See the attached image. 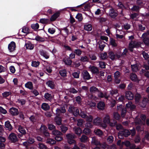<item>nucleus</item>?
<instances>
[{
  "mask_svg": "<svg viewBox=\"0 0 149 149\" xmlns=\"http://www.w3.org/2000/svg\"><path fill=\"white\" fill-rule=\"evenodd\" d=\"M103 123L101 124V127L104 128H105L107 127V124H108L111 127L114 126L116 124V122L114 121L113 122H111L110 121V118L109 115H106L103 119Z\"/></svg>",
  "mask_w": 149,
  "mask_h": 149,
  "instance_id": "obj_1",
  "label": "nucleus"
},
{
  "mask_svg": "<svg viewBox=\"0 0 149 149\" xmlns=\"http://www.w3.org/2000/svg\"><path fill=\"white\" fill-rule=\"evenodd\" d=\"M140 45V42L136 40L132 41L129 42L128 48L130 51L132 52L133 48L139 47Z\"/></svg>",
  "mask_w": 149,
  "mask_h": 149,
  "instance_id": "obj_2",
  "label": "nucleus"
},
{
  "mask_svg": "<svg viewBox=\"0 0 149 149\" xmlns=\"http://www.w3.org/2000/svg\"><path fill=\"white\" fill-rule=\"evenodd\" d=\"M66 137L68 143L70 144L75 143V141L74 139L76 138V136L74 134L70 133L66 135Z\"/></svg>",
  "mask_w": 149,
  "mask_h": 149,
  "instance_id": "obj_3",
  "label": "nucleus"
},
{
  "mask_svg": "<svg viewBox=\"0 0 149 149\" xmlns=\"http://www.w3.org/2000/svg\"><path fill=\"white\" fill-rule=\"evenodd\" d=\"M130 134V132L128 130H125L119 132L118 134V137L120 139H122L124 136L127 137Z\"/></svg>",
  "mask_w": 149,
  "mask_h": 149,
  "instance_id": "obj_4",
  "label": "nucleus"
},
{
  "mask_svg": "<svg viewBox=\"0 0 149 149\" xmlns=\"http://www.w3.org/2000/svg\"><path fill=\"white\" fill-rule=\"evenodd\" d=\"M141 118L143 121L140 120H138L137 118L136 117L135 119V123H136L139 124L140 125H144L145 124V120L146 118V116L144 115H142L141 116Z\"/></svg>",
  "mask_w": 149,
  "mask_h": 149,
  "instance_id": "obj_5",
  "label": "nucleus"
},
{
  "mask_svg": "<svg viewBox=\"0 0 149 149\" xmlns=\"http://www.w3.org/2000/svg\"><path fill=\"white\" fill-rule=\"evenodd\" d=\"M148 36L147 33H144L143 34L141 37L143 41L144 44L147 45H149V38H148Z\"/></svg>",
  "mask_w": 149,
  "mask_h": 149,
  "instance_id": "obj_6",
  "label": "nucleus"
},
{
  "mask_svg": "<svg viewBox=\"0 0 149 149\" xmlns=\"http://www.w3.org/2000/svg\"><path fill=\"white\" fill-rule=\"evenodd\" d=\"M8 139L13 142H15L17 141V138L15 134L14 133H11L8 136Z\"/></svg>",
  "mask_w": 149,
  "mask_h": 149,
  "instance_id": "obj_7",
  "label": "nucleus"
},
{
  "mask_svg": "<svg viewBox=\"0 0 149 149\" xmlns=\"http://www.w3.org/2000/svg\"><path fill=\"white\" fill-rule=\"evenodd\" d=\"M9 112L12 116H17L18 115L19 113L17 109L13 107L10 109Z\"/></svg>",
  "mask_w": 149,
  "mask_h": 149,
  "instance_id": "obj_8",
  "label": "nucleus"
},
{
  "mask_svg": "<svg viewBox=\"0 0 149 149\" xmlns=\"http://www.w3.org/2000/svg\"><path fill=\"white\" fill-rule=\"evenodd\" d=\"M82 73L83 77L84 79L89 80L91 78L90 75L87 71L86 70H84Z\"/></svg>",
  "mask_w": 149,
  "mask_h": 149,
  "instance_id": "obj_9",
  "label": "nucleus"
},
{
  "mask_svg": "<svg viewBox=\"0 0 149 149\" xmlns=\"http://www.w3.org/2000/svg\"><path fill=\"white\" fill-rule=\"evenodd\" d=\"M15 48V44L13 42H12L9 44L8 46V49L10 52L13 51Z\"/></svg>",
  "mask_w": 149,
  "mask_h": 149,
  "instance_id": "obj_10",
  "label": "nucleus"
},
{
  "mask_svg": "<svg viewBox=\"0 0 149 149\" xmlns=\"http://www.w3.org/2000/svg\"><path fill=\"white\" fill-rule=\"evenodd\" d=\"M88 69L92 73H97L99 72V70L97 68L94 66L90 65Z\"/></svg>",
  "mask_w": 149,
  "mask_h": 149,
  "instance_id": "obj_11",
  "label": "nucleus"
},
{
  "mask_svg": "<svg viewBox=\"0 0 149 149\" xmlns=\"http://www.w3.org/2000/svg\"><path fill=\"white\" fill-rule=\"evenodd\" d=\"M133 94L130 91H128L126 93L125 96L127 99L129 100H132L134 97Z\"/></svg>",
  "mask_w": 149,
  "mask_h": 149,
  "instance_id": "obj_12",
  "label": "nucleus"
},
{
  "mask_svg": "<svg viewBox=\"0 0 149 149\" xmlns=\"http://www.w3.org/2000/svg\"><path fill=\"white\" fill-rule=\"evenodd\" d=\"M109 14L110 17L113 18H115L118 15L117 13L113 9L110 10Z\"/></svg>",
  "mask_w": 149,
  "mask_h": 149,
  "instance_id": "obj_13",
  "label": "nucleus"
},
{
  "mask_svg": "<svg viewBox=\"0 0 149 149\" xmlns=\"http://www.w3.org/2000/svg\"><path fill=\"white\" fill-rule=\"evenodd\" d=\"M56 115L58 116H59L61 113H64L66 111L64 107H62L60 109H57L56 110Z\"/></svg>",
  "mask_w": 149,
  "mask_h": 149,
  "instance_id": "obj_14",
  "label": "nucleus"
},
{
  "mask_svg": "<svg viewBox=\"0 0 149 149\" xmlns=\"http://www.w3.org/2000/svg\"><path fill=\"white\" fill-rule=\"evenodd\" d=\"M105 104L104 102H100L97 105V108L100 110H102L104 109Z\"/></svg>",
  "mask_w": 149,
  "mask_h": 149,
  "instance_id": "obj_15",
  "label": "nucleus"
},
{
  "mask_svg": "<svg viewBox=\"0 0 149 149\" xmlns=\"http://www.w3.org/2000/svg\"><path fill=\"white\" fill-rule=\"evenodd\" d=\"M101 118L99 117H97L94 119L93 123L94 124L96 125H100L101 126V124L102 123H101Z\"/></svg>",
  "mask_w": 149,
  "mask_h": 149,
  "instance_id": "obj_16",
  "label": "nucleus"
},
{
  "mask_svg": "<svg viewBox=\"0 0 149 149\" xmlns=\"http://www.w3.org/2000/svg\"><path fill=\"white\" fill-rule=\"evenodd\" d=\"M73 130L75 134L79 136H80L82 133V130L79 127H74Z\"/></svg>",
  "mask_w": 149,
  "mask_h": 149,
  "instance_id": "obj_17",
  "label": "nucleus"
},
{
  "mask_svg": "<svg viewBox=\"0 0 149 149\" xmlns=\"http://www.w3.org/2000/svg\"><path fill=\"white\" fill-rule=\"evenodd\" d=\"M19 132L23 135L26 134V128L20 125L19 126L18 128Z\"/></svg>",
  "mask_w": 149,
  "mask_h": 149,
  "instance_id": "obj_18",
  "label": "nucleus"
},
{
  "mask_svg": "<svg viewBox=\"0 0 149 149\" xmlns=\"http://www.w3.org/2000/svg\"><path fill=\"white\" fill-rule=\"evenodd\" d=\"M41 108L44 110L47 111L49 109L50 107L48 104L44 103L42 104L41 105Z\"/></svg>",
  "mask_w": 149,
  "mask_h": 149,
  "instance_id": "obj_19",
  "label": "nucleus"
},
{
  "mask_svg": "<svg viewBox=\"0 0 149 149\" xmlns=\"http://www.w3.org/2000/svg\"><path fill=\"white\" fill-rule=\"evenodd\" d=\"M26 49L29 50H32L33 49L34 46L30 42H28L26 43L25 45Z\"/></svg>",
  "mask_w": 149,
  "mask_h": 149,
  "instance_id": "obj_20",
  "label": "nucleus"
},
{
  "mask_svg": "<svg viewBox=\"0 0 149 149\" xmlns=\"http://www.w3.org/2000/svg\"><path fill=\"white\" fill-rule=\"evenodd\" d=\"M80 140L81 142L86 143L88 141V139L87 136L85 135H82L80 138Z\"/></svg>",
  "mask_w": 149,
  "mask_h": 149,
  "instance_id": "obj_21",
  "label": "nucleus"
},
{
  "mask_svg": "<svg viewBox=\"0 0 149 149\" xmlns=\"http://www.w3.org/2000/svg\"><path fill=\"white\" fill-rule=\"evenodd\" d=\"M98 96L99 97L103 98L104 97L105 99H107L109 97V96L107 95L106 93H103L101 92H100L98 95Z\"/></svg>",
  "mask_w": 149,
  "mask_h": 149,
  "instance_id": "obj_22",
  "label": "nucleus"
},
{
  "mask_svg": "<svg viewBox=\"0 0 149 149\" xmlns=\"http://www.w3.org/2000/svg\"><path fill=\"white\" fill-rule=\"evenodd\" d=\"M60 13L58 12L54 14L51 17L50 20L51 21H55L59 16Z\"/></svg>",
  "mask_w": 149,
  "mask_h": 149,
  "instance_id": "obj_23",
  "label": "nucleus"
},
{
  "mask_svg": "<svg viewBox=\"0 0 149 149\" xmlns=\"http://www.w3.org/2000/svg\"><path fill=\"white\" fill-rule=\"evenodd\" d=\"M91 143L95 145H98L100 144V142L94 137L92 138Z\"/></svg>",
  "mask_w": 149,
  "mask_h": 149,
  "instance_id": "obj_24",
  "label": "nucleus"
},
{
  "mask_svg": "<svg viewBox=\"0 0 149 149\" xmlns=\"http://www.w3.org/2000/svg\"><path fill=\"white\" fill-rule=\"evenodd\" d=\"M99 45V48L102 51L105 46V42L103 41H100L98 42Z\"/></svg>",
  "mask_w": 149,
  "mask_h": 149,
  "instance_id": "obj_25",
  "label": "nucleus"
},
{
  "mask_svg": "<svg viewBox=\"0 0 149 149\" xmlns=\"http://www.w3.org/2000/svg\"><path fill=\"white\" fill-rule=\"evenodd\" d=\"M25 86L26 87L30 89H32L33 88V84L30 81H29L26 83L25 84Z\"/></svg>",
  "mask_w": 149,
  "mask_h": 149,
  "instance_id": "obj_26",
  "label": "nucleus"
},
{
  "mask_svg": "<svg viewBox=\"0 0 149 149\" xmlns=\"http://www.w3.org/2000/svg\"><path fill=\"white\" fill-rule=\"evenodd\" d=\"M89 91L91 93H93L96 92H99V90L96 87L93 86L89 89Z\"/></svg>",
  "mask_w": 149,
  "mask_h": 149,
  "instance_id": "obj_27",
  "label": "nucleus"
},
{
  "mask_svg": "<svg viewBox=\"0 0 149 149\" xmlns=\"http://www.w3.org/2000/svg\"><path fill=\"white\" fill-rule=\"evenodd\" d=\"M5 126L9 130H11L13 128L12 126L10 124V122L8 121L5 122Z\"/></svg>",
  "mask_w": 149,
  "mask_h": 149,
  "instance_id": "obj_28",
  "label": "nucleus"
},
{
  "mask_svg": "<svg viewBox=\"0 0 149 149\" xmlns=\"http://www.w3.org/2000/svg\"><path fill=\"white\" fill-rule=\"evenodd\" d=\"M130 78L133 81H138V79L137 76L135 74H130Z\"/></svg>",
  "mask_w": 149,
  "mask_h": 149,
  "instance_id": "obj_29",
  "label": "nucleus"
},
{
  "mask_svg": "<svg viewBox=\"0 0 149 149\" xmlns=\"http://www.w3.org/2000/svg\"><path fill=\"white\" fill-rule=\"evenodd\" d=\"M52 134L53 135L55 136L61 135H62V133L61 132L55 129L52 131Z\"/></svg>",
  "mask_w": 149,
  "mask_h": 149,
  "instance_id": "obj_30",
  "label": "nucleus"
},
{
  "mask_svg": "<svg viewBox=\"0 0 149 149\" xmlns=\"http://www.w3.org/2000/svg\"><path fill=\"white\" fill-rule=\"evenodd\" d=\"M131 67L132 71L133 72H136L139 70L137 64L131 65Z\"/></svg>",
  "mask_w": 149,
  "mask_h": 149,
  "instance_id": "obj_31",
  "label": "nucleus"
},
{
  "mask_svg": "<svg viewBox=\"0 0 149 149\" xmlns=\"http://www.w3.org/2000/svg\"><path fill=\"white\" fill-rule=\"evenodd\" d=\"M47 84L52 88H53L54 87V84L53 82L49 81L46 83Z\"/></svg>",
  "mask_w": 149,
  "mask_h": 149,
  "instance_id": "obj_32",
  "label": "nucleus"
},
{
  "mask_svg": "<svg viewBox=\"0 0 149 149\" xmlns=\"http://www.w3.org/2000/svg\"><path fill=\"white\" fill-rule=\"evenodd\" d=\"M47 143L50 144H54L56 143V141L55 140L52 139H47Z\"/></svg>",
  "mask_w": 149,
  "mask_h": 149,
  "instance_id": "obj_33",
  "label": "nucleus"
},
{
  "mask_svg": "<svg viewBox=\"0 0 149 149\" xmlns=\"http://www.w3.org/2000/svg\"><path fill=\"white\" fill-rule=\"evenodd\" d=\"M44 97L46 100H51L52 98V95L48 93H45L44 95Z\"/></svg>",
  "mask_w": 149,
  "mask_h": 149,
  "instance_id": "obj_34",
  "label": "nucleus"
},
{
  "mask_svg": "<svg viewBox=\"0 0 149 149\" xmlns=\"http://www.w3.org/2000/svg\"><path fill=\"white\" fill-rule=\"evenodd\" d=\"M113 117L115 119L119 120L120 118V116L118 113L114 112L113 113Z\"/></svg>",
  "mask_w": 149,
  "mask_h": 149,
  "instance_id": "obj_35",
  "label": "nucleus"
},
{
  "mask_svg": "<svg viewBox=\"0 0 149 149\" xmlns=\"http://www.w3.org/2000/svg\"><path fill=\"white\" fill-rule=\"evenodd\" d=\"M84 29L87 31H91L92 29V26L91 24H86L84 26Z\"/></svg>",
  "mask_w": 149,
  "mask_h": 149,
  "instance_id": "obj_36",
  "label": "nucleus"
},
{
  "mask_svg": "<svg viewBox=\"0 0 149 149\" xmlns=\"http://www.w3.org/2000/svg\"><path fill=\"white\" fill-rule=\"evenodd\" d=\"M55 120L57 124L58 125H61V118L58 117H56L55 118Z\"/></svg>",
  "mask_w": 149,
  "mask_h": 149,
  "instance_id": "obj_37",
  "label": "nucleus"
},
{
  "mask_svg": "<svg viewBox=\"0 0 149 149\" xmlns=\"http://www.w3.org/2000/svg\"><path fill=\"white\" fill-rule=\"evenodd\" d=\"M110 44L113 47H116L117 46V44L115 40L113 38H111Z\"/></svg>",
  "mask_w": 149,
  "mask_h": 149,
  "instance_id": "obj_38",
  "label": "nucleus"
},
{
  "mask_svg": "<svg viewBox=\"0 0 149 149\" xmlns=\"http://www.w3.org/2000/svg\"><path fill=\"white\" fill-rule=\"evenodd\" d=\"M22 32L26 34L29 32V30L28 28L24 26L23 27L22 30Z\"/></svg>",
  "mask_w": 149,
  "mask_h": 149,
  "instance_id": "obj_39",
  "label": "nucleus"
},
{
  "mask_svg": "<svg viewBox=\"0 0 149 149\" xmlns=\"http://www.w3.org/2000/svg\"><path fill=\"white\" fill-rule=\"evenodd\" d=\"M80 60L83 62H88L89 58L86 56H85L81 57Z\"/></svg>",
  "mask_w": 149,
  "mask_h": 149,
  "instance_id": "obj_40",
  "label": "nucleus"
},
{
  "mask_svg": "<svg viewBox=\"0 0 149 149\" xmlns=\"http://www.w3.org/2000/svg\"><path fill=\"white\" fill-rule=\"evenodd\" d=\"M80 73L79 71H77V72H73L72 75L75 78H78L79 77V75Z\"/></svg>",
  "mask_w": 149,
  "mask_h": 149,
  "instance_id": "obj_41",
  "label": "nucleus"
},
{
  "mask_svg": "<svg viewBox=\"0 0 149 149\" xmlns=\"http://www.w3.org/2000/svg\"><path fill=\"white\" fill-rule=\"evenodd\" d=\"M100 57L102 60H104L107 59V53L104 52V53L101 54Z\"/></svg>",
  "mask_w": 149,
  "mask_h": 149,
  "instance_id": "obj_42",
  "label": "nucleus"
},
{
  "mask_svg": "<svg viewBox=\"0 0 149 149\" xmlns=\"http://www.w3.org/2000/svg\"><path fill=\"white\" fill-rule=\"evenodd\" d=\"M35 40L37 41H38L40 42H44L45 41V39L44 38H41L38 36H36L35 37Z\"/></svg>",
  "mask_w": 149,
  "mask_h": 149,
  "instance_id": "obj_43",
  "label": "nucleus"
},
{
  "mask_svg": "<svg viewBox=\"0 0 149 149\" xmlns=\"http://www.w3.org/2000/svg\"><path fill=\"white\" fill-rule=\"evenodd\" d=\"M109 55L110 58L112 60L115 59L116 55L112 52H110L109 53Z\"/></svg>",
  "mask_w": 149,
  "mask_h": 149,
  "instance_id": "obj_44",
  "label": "nucleus"
},
{
  "mask_svg": "<svg viewBox=\"0 0 149 149\" xmlns=\"http://www.w3.org/2000/svg\"><path fill=\"white\" fill-rule=\"evenodd\" d=\"M49 21V19L45 18H42L40 20V22L42 24H47Z\"/></svg>",
  "mask_w": 149,
  "mask_h": 149,
  "instance_id": "obj_45",
  "label": "nucleus"
},
{
  "mask_svg": "<svg viewBox=\"0 0 149 149\" xmlns=\"http://www.w3.org/2000/svg\"><path fill=\"white\" fill-rule=\"evenodd\" d=\"M99 66L102 68H105L106 64L104 62L102 61H99Z\"/></svg>",
  "mask_w": 149,
  "mask_h": 149,
  "instance_id": "obj_46",
  "label": "nucleus"
},
{
  "mask_svg": "<svg viewBox=\"0 0 149 149\" xmlns=\"http://www.w3.org/2000/svg\"><path fill=\"white\" fill-rule=\"evenodd\" d=\"M40 130L43 133L46 132L47 130V127L44 125H42L40 128Z\"/></svg>",
  "mask_w": 149,
  "mask_h": 149,
  "instance_id": "obj_47",
  "label": "nucleus"
},
{
  "mask_svg": "<svg viewBox=\"0 0 149 149\" xmlns=\"http://www.w3.org/2000/svg\"><path fill=\"white\" fill-rule=\"evenodd\" d=\"M31 27L34 30H37L39 27V25L38 23L33 24L31 25Z\"/></svg>",
  "mask_w": 149,
  "mask_h": 149,
  "instance_id": "obj_48",
  "label": "nucleus"
},
{
  "mask_svg": "<svg viewBox=\"0 0 149 149\" xmlns=\"http://www.w3.org/2000/svg\"><path fill=\"white\" fill-rule=\"evenodd\" d=\"M96 103L94 102L91 101H88L87 102L86 105L89 106L91 107H94L96 105Z\"/></svg>",
  "mask_w": 149,
  "mask_h": 149,
  "instance_id": "obj_49",
  "label": "nucleus"
},
{
  "mask_svg": "<svg viewBox=\"0 0 149 149\" xmlns=\"http://www.w3.org/2000/svg\"><path fill=\"white\" fill-rule=\"evenodd\" d=\"M39 148L40 149H47L46 146L43 143H40L38 144Z\"/></svg>",
  "mask_w": 149,
  "mask_h": 149,
  "instance_id": "obj_50",
  "label": "nucleus"
},
{
  "mask_svg": "<svg viewBox=\"0 0 149 149\" xmlns=\"http://www.w3.org/2000/svg\"><path fill=\"white\" fill-rule=\"evenodd\" d=\"M94 132L96 134L100 136L102 134V132L99 129H95V130Z\"/></svg>",
  "mask_w": 149,
  "mask_h": 149,
  "instance_id": "obj_51",
  "label": "nucleus"
},
{
  "mask_svg": "<svg viewBox=\"0 0 149 149\" xmlns=\"http://www.w3.org/2000/svg\"><path fill=\"white\" fill-rule=\"evenodd\" d=\"M75 18L77 19L79 21H81L83 19L82 15L80 13H78L76 16Z\"/></svg>",
  "mask_w": 149,
  "mask_h": 149,
  "instance_id": "obj_52",
  "label": "nucleus"
},
{
  "mask_svg": "<svg viewBox=\"0 0 149 149\" xmlns=\"http://www.w3.org/2000/svg\"><path fill=\"white\" fill-rule=\"evenodd\" d=\"M98 21L100 23H102L105 22L107 19L106 18L103 17H100L98 18Z\"/></svg>",
  "mask_w": 149,
  "mask_h": 149,
  "instance_id": "obj_53",
  "label": "nucleus"
},
{
  "mask_svg": "<svg viewBox=\"0 0 149 149\" xmlns=\"http://www.w3.org/2000/svg\"><path fill=\"white\" fill-rule=\"evenodd\" d=\"M59 73L60 74L62 77H64L66 76V71L65 70L60 71Z\"/></svg>",
  "mask_w": 149,
  "mask_h": 149,
  "instance_id": "obj_54",
  "label": "nucleus"
},
{
  "mask_svg": "<svg viewBox=\"0 0 149 149\" xmlns=\"http://www.w3.org/2000/svg\"><path fill=\"white\" fill-rule=\"evenodd\" d=\"M40 53L41 55L43 56L46 59L48 58H49V56L48 54L46 53H45L42 50L40 51Z\"/></svg>",
  "mask_w": 149,
  "mask_h": 149,
  "instance_id": "obj_55",
  "label": "nucleus"
},
{
  "mask_svg": "<svg viewBox=\"0 0 149 149\" xmlns=\"http://www.w3.org/2000/svg\"><path fill=\"white\" fill-rule=\"evenodd\" d=\"M142 54L143 57L145 59H147L149 58V55L147 52L145 51H143Z\"/></svg>",
  "mask_w": 149,
  "mask_h": 149,
  "instance_id": "obj_56",
  "label": "nucleus"
},
{
  "mask_svg": "<svg viewBox=\"0 0 149 149\" xmlns=\"http://www.w3.org/2000/svg\"><path fill=\"white\" fill-rule=\"evenodd\" d=\"M120 75V72L118 71H116L114 73V77L115 79L118 78Z\"/></svg>",
  "mask_w": 149,
  "mask_h": 149,
  "instance_id": "obj_57",
  "label": "nucleus"
},
{
  "mask_svg": "<svg viewBox=\"0 0 149 149\" xmlns=\"http://www.w3.org/2000/svg\"><path fill=\"white\" fill-rule=\"evenodd\" d=\"M11 93L10 91H6L2 93L3 96L4 97H6L11 94Z\"/></svg>",
  "mask_w": 149,
  "mask_h": 149,
  "instance_id": "obj_58",
  "label": "nucleus"
},
{
  "mask_svg": "<svg viewBox=\"0 0 149 149\" xmlns=\"http://www.w3.org/2000/svg\"><path fill=\"white\" fill-rule=\"evenodd\" d=\"M48 129L50 130H54L55 129V126L52 124H49L48 125Z\"/></svg>",
  "mask_w": 149,
  "mask_h": 149,
  "instance_id": "obj_59",
  "label": "nucleus"
},
{
  "mask_svg": "<svg viewBox=\"0 0 149 149\" xmlns=\"http://www.w3.org/2000/svg\"><path fill=\"white\" fill-rule=\"evenodd\" d=\"M61 129L62 132L63 133H65L68 130L67 127L63 125L61 127Z\"/></svg>",
  "mask_w": 149,
  "mask_h": 149,
  "instance_id": "obj_60",
  "label": "nucleus"
},
{
  "mask_svg": "<svg viewBox=\"0 0 149 149\" xmlns=\"http://www.w3.org/2000/svg\"><path fill=\"white\" fill-rule=\"evenodd\" d=\"M141 97L140 95L139 94H136L135 96V100L136 103H138L139 100Z\"/></svg>",
  "mask_w": 149,
  "mask_h": 149,
  "instance_id": "obj_61",
  "label": "nucleus"
},
{
  "mask_svg": "<svg viewBox=\"0 0 149 149\" xmlns=\"http://www.w3.org/2000/svg\"><path fill=\"white\" fill-rule=\"evenodd\" d=\"M88 97L89 99H91L96 100L97 99V97L92 94H89L88 95Z\"/></svg>",
  "mask_w": 149,
  "mask_h": 149,
  "instance_id": "obj_62",
  "label": "nucleus"
},
{
  "mask_svg": "<svg viewBox=\"0 0 149 149\" xmlns=\"http://www.w3.org/2000/svg\"><path fill=\"white\" fill-rule=\"evenodd\" d=\"M107 140L108 142L109 143H111L113 141V137L112 136H109L107 139Z\"/></svg>",
  "mask_w": 149,
  "mask_h": 149,
  "instance_id": "obj_63",
  "label": "nucleus"
},
{
  "mask_svg": "<svg viewBox=\"0 0 149 149\" xmlns=\"http://www.w3.org/2000/svg\"><path fill=\"white\" fill-rule=\"evenodd\" d=\"M74 52L77 55L80 56L82 53V51L79 49H76L74 50Z\"/></svg>",
  "mask_w": 149,
  "mask_h": 149,
  "instance_id": "obj_64",
  "label": "nucleus"
}]
</instances>
